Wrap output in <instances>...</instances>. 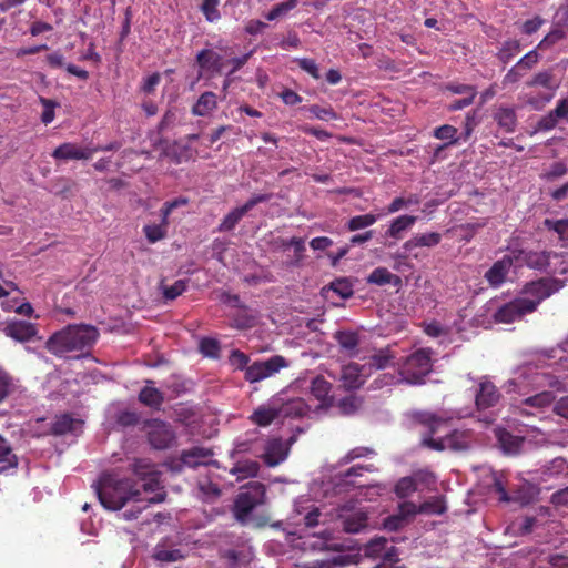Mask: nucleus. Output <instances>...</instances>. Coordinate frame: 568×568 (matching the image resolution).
Returning <instances> with one entry per match:
<instances>
[{
	"instance_id": "nucleus-1",
	"label": "nucleus",
	"mask_w": 568,
	"mask_h": 568,
	"mask_svg": "<svg viewBox=\"0 0 568 568\" xmlns=\"http://www.w3.org/2000/svg\"><path fill=\"white\" fill-rule=\"evenodd\" d=\"M414 418L427 430L423 438L424 446L438 452L445 449L462 452L470 447L473 433L468 429H454L444 437L433 438L438 432L448 427L452 417L432 412H418L414 415Z\"/></svg>"
},
{
	"instance_id": "nucleus-2",
	"label": "nucleus",
	"mask_w": 568,
	"mask_h": 568,
	"mask_svg": "<svg viewBox=\"0 0 568 568\" xmlns=\"http://www.w3.org/2000/svg\"><path fill=\"white\" fill-rule=\"evenodd\" d=\"M95 493L109 510H119L130 500H140L141 496V489L132 479L115 474H103L95 485Z\"/></svg>"
},
{
	"instance_id": "nucleus-3",
	"label": "nucleus",
	"mask_w": 568,
	"mask_h": 568,
	"mask_svg": "<svg viewBox=\"0 0 568 568\" xmlns=\"http://www.w3.org/2000/svg\"><path fill=\"white\" fill-rule=\"evenodd\" d=\"M99 337V331L93 325L71 324L54 333L47 341V349L55 355L91 348Z\"/></svg>"
},
{
	"instance_id": "nucleus-4",
	"label": "nucleus",
	"mask_w": 568,
	"mask_h": 568,
	"mask_svg": "<svg viewBox=\"0 0 568 568\" xmlns=\"http://www.w3.org/2000/svg\"><path fill=\"white\" fill-rule=\"evenodd\" d=\"M432 371L430 353L427 349H418L406 357L399 366V374L409 384H420L424 377Z\"/></svg>"
},
{
	"instance_id": "nucleus-5",
	"label": "nucleus",
	"mask_w": 568,
	"mask_h": 568,
	"mask_svg": "<svg viewBox=\"0 0 568 568\" xmlns=\"http://www.w3.org/2000/svg\"><path fill=\"white\" fill-rule=\"evenodd\" d=\"M560 288L561 282L559 280L552 277H541L536 281L526 283L521 290V293L526 295L523 298L534 305L535 312L542 301L550 297Z\"/></svg>"
},
{
	"instance_id": "nucleus-6",
	"label": "nucleus",
	"mask_w": 568,
	"mask_h": 568,
	"mask_svg": "<svg viewBox=\"0 0 568 568\" xmlns=\"http://www.w3.org/2000/svg\"><path fill=\"white\" fill-rule=\"evenodd\" d=\"M287 366L288 362L284 356L274 355L266 361H256L252 363L246 367L244 378L248 383H257L275 375L282 368H286Z\"/></svg>"
},
{
	"instance_id": "nucleus-7",
	"label": "nucleus",
	"mask_w": 568,
	"mask_h": 568,
	"mask_svg": "<svg viewBox=\"0 0 568 568\" xmlns=\"http://www.w3.org/2000/svg\"><path fill=\"white\" fill-rule=\"evenodd\" d=\"M264 486L256 483L251 490L240 493L234 501V516L240 523H245L251 513L263 503Z\"/></svg>"
},
{
	"instance_id": "nucleus-8",
	"label": "nucleus",
	"mask_w": 568,
	"mask_h": 568,
	"mask_svg": "<svg viewBox=\"0 0 568 568\" xmlns=\"http://www.w3.org/2000/svg\"><path fill=\"white\" fill-rule=\"evenodd\" d=\"M531 313H534V305L524 298L517 297L498 307L493 318L495 323L511 324Z\"/></svg>"
},
{
	"instance_id": "nucleus-9",
	"label": "nucleus",
	"mask_w": 568,
	"mask_h": 568,
	"mask_svg": "<svg viewBox=\"0 0 568 568\" xmlns=\"http://www.w3.org/2000/svg\"><path fill=\"white\" fill-rule=\"evenodd\" d=\"M146 435L150 445L155 449H166L175 439V434L170 424L160 420L151 419L145 424Z\"/></svg>"
},
{
	"instance_id": "nucleus-10",
	"label": "nucleus",
	"mask_w": 568,
	"mask_h": 568,
	"mask_svg": "<svg viewBox=\"0 0 568 568\" xmlns=\"http://www.w3.org/2000/svg\"><path fill=\"white\" fill-rule=\"evenodd\" d=\"M515 257V265H526L529 268L545 271L549 264L551 256L556 254L551 251H527V250H513Z\"/></svg>"
},
{
	"instance_id": "nucleus-11",
	"label": "nucleus",
	"mask_w": 568,
	"mask_h": 568,
	"mask_svg": "<svg viewBox=\"0 0 568 568\" xmlns=\"http://www.w3.org/2000/svg\"><path fill=\"white\" fill-rule=\"evenodd\" d=\"M503 398L500 390L489 379L483 378L478 383L475 393V406L477 412H485L497 406Z\"/></svg>"
},
{
	"instance_id": "nucleus-12",
	"label": "nucleus",
	"mask_w": 568,
	"mask_h": 568,
	"mask_svg": "<svg viewBox=\"0 0 568 568\" xmlns=\"http://www.w3.org/2000/svg\"><path fill=\"white\" fill-rule=\"evenodd\" d=\"M277 399V408L281 415V419H296L304 417L308 410L310 406L301 397L286 398L284 394L278 393L274 395Z\"/></svg>"
},
{
	"instance_id": "nucleus-13",
	"label": "nucleus",
	"mask_w": 568,
	"mask_h": 568,
	"mask_svg": "<svg viewBox=\"0 0 568 568\" xmlns=\"http://www.w3.org/2000/svg\"><path fill=\"white\" fill-rule=\"evenodd\" d=\"M276 400L277 399L272 396L266 403L256 407L248 417L250 422L258 427H267L272 423L281 419Z\"/></svg>"
},
{
	"instance_id": "nucleus-14",
	"label": "nucleus",
	"mask_w": 568,
	"mask_h": 568,
	"mask_svg": "<svg viewBox=\"0 0 568 568\" xmlns=\"http://www.w3.org/2000/svg\"><path fill=\"white\" fill-rule=\"evenodd\" d=\"M288 452L290 445L281 437H274L266 442L262 458L268 467H275L287 458Z\"/></svg>"
},
{
	"instance_id": "nucleus-15",
	"label": "nucleus",
	"mask_w": 568,
	"mask_h": 568,
	"mask_svg": "<svg viewBox=\"0 0 568 568\" xmlns=\"http://www.w3.org/2000/svg\"><path fill=\"white\" fill-rule=\"evenodd\" d=\"M515 265L513 251L496 261L485 273V278L493 287H499L506 280L511 266Z\"/></svg>"
},
{
	"instance_id": "nucleus-16",
	"label": "nucleus",
	"mask_w": 568,
	"mask_h": 568,
	"mask_svg": "<svg viewBox=\"0 0 568 568\" xmlns=\"http://www.w3.org/2000/svg\"><path fill=\"white\" fill-rule=\"evenodd\" d=\"M312 396L320 402L318 409L327 410L334 406V396L331 394L332 384L322 375H317L311 382Z\"/></svg>"
},
{
	"instance_id": "nucleus-17",
	"label": "nucleus",
	"mask_w": 568,
	"mask_h": 568,
	"mask_svg": "<svg viewBox=\"0 0 568 568\" xmlns=\"http://www.w3.org/2000/svg\"><path fill=\"white\" fill-rule=\"evenodd\" d=\"M440 241L442 234L438 232L418 233L403 244V250L406 256L417 258L418 254L414 252L417 247H434L438 245Z\"/></svg>"
},
{
	"instance_id": "nucleus-18",
	"label": "nucleus",
	"mask_w": 568,
	"mask_h": 568,
	"mask_svg": "<svg viewBox=\"0 0 568 568\" xmlns=\"http://www.w3.org/2000/svg\"><path fill=\"white\" fill-rule=\"evenodd\" d=\"M213 456V450L210 448L194 446L189 449H183L180 454V462L182 465L196 468L202 465H209L207 459Z\"/></svg>"
},
{
	"instance_id": "nucleus-19",
	"label": "nucleus",
	"mask_w": 568,
	"mask_h": 568,
	"mask_svg": "<svg viewBox=\"0 0 568 568\" xmlns=\"http://www.w3.org/2000/svg\"><path fill=\"white\" fill-rule=\"evenodd\" d=\"M561 120H568V100L561 99L556 108L544 115L537 123V130L549 131L554 129Z\"/></svg>"
},
{
	"instance_id": "nucleus-20",
	"label": "nucleus",
	"mask_w": 568,
	"mask_h": 568,
	"mask_svg": "<svg viewBox=\"0 0 568 568\" xmlns=\"http://www.w3.org/2000/svg\"><path fill=\"white\" fill-rule=\"evenodd\" d=\"M196 62L201 69L199 79L202 77L203 71L221 73L224 67L222 55L211 49L201 50L196 54Z\"/></svg>"
},
{
	"instance_id": "nucleus-21",
	"label": "nucleus",
	"mask_w": 568,
	"mask_h": 568,
	"mask_svg": "<svg viewBox=\"0 0 568 568\" xmlns=\"http://www.w3.org/2000/svg\"><path fill=\"white\" fill-rule=\"evenodd\" d=\"M3 332L7 336L19 341L28 342L37 334L36 325L26 321H13L6 325Z\"/></svg>"
},
{
	"instance_id": "nucleus-22",
	"label": "nucleus",
	"mask_w": 568,
	"mask_h": 568,
	"mask_svg": "<svg viewBox=\"0 0 568 568\" xmlns=\"http://www.w3.org/2000/svg\"><path fill=\"white\" fill-rule=\"evenodd\" d=\"M151 384H153L152 381H146V385L140 390L138 399L142 405L159 412L164 404L165 397L160 389L151 386Z\"/></svg>"
},
{
	"instance_id": "nucleus-23",
	"label": "nucleus",
	"mask_w": 568,
	"mask_h": 568,
	"mask_svg": "<svg viewBox=\"0 0 568 568\" xmlns=\"http://www.w3.org/2000/svg\"><path fill=\"white\" fill-rule=\"evenodd\" d=\"M363 367L357 363H349L343 366L341 381L345 388L357 389L365 383V378L362 375Z\"/></svg>"
},
{
	"instance_id": "nucleus-24",
	"label": "nucleus",
	"mask_w": 568,
	"mask_h": 568,
	"mask_svg": "<svg viewBox=\"0 0 568 568\" xmlns=\"http://www.w3.org/2000/svg\"><path fill=\"white\" fill-rule=\"evenodd\" d=\"M81 419L73 418L71 414H62L55 416L51 424L50 434L54 436H62L69 433H75L78 427L82 425Z\"/></svg>"
},
{
	"instance_id": "nucleus-25",
	"label": "nucleus",
	"mask_w": 568,
	"mask_h": 568,
	"mask_svg": "<svg viewBox=\"0 0 568 568\" xmlns=\"http://www.w3.org/2000/svg\"><path fill=\"white\" fill-rule=\"evenodd\" d=\"M334 339L343 352L349 357H354L358 354L359 335L355 331H336Z\"/></svg>"
},
{
	"instance_id": "nucleus-26",
	"label": "nucleus",
	"mask_w": 568,
	"mask_h": 568,
	"mask_svg": "<svg viewBox=\"0 0 568 568\" xmlns=\"http://www.w3.org/2000/svg\"><path fill=\"white\" fill-rule=\"evenodd\" d=\"M555 400V395L550 390H544L532 396H529L521 400L520 406L518 407L519 413L521 415H532L526 408L532 407L537 409H542L548 407Z\"/></svg>"
},
{
	"instance_id": "nucleus-27",
	"label": "nucleus",
	"mask_w": 568,
	"mask_h": 568,
	"mask_svg": "<svg viewBox=\"0 0 568 568\" xmlns=\"http://www.w3.org/2000/svg\"><path fill=\"white\" fill-rule=\"evenodd\" d=\"M98 149L79 148L78 144H60L53 152V156L63 160H81L91 158Z\"/></svg>"
},
{
	"instance_id": "nucleus-28",
	"label": "nucleus",
	"mask_w": 568,
	"mask_h": 568,
	"mask_svg": "<svg viewBox=\"0 0 568 568\" xmlns=\"http://www.w3.org/2000/svg\"><path fill=\"white\" fill-rule=\"evenodd\" d=\"M338 518L342 520L343 530L347 534H358L367 527L368 516L364 511H356L348 516L338 514Z\"/></svg>"
},
{
	"instance_id": "nucleus-29",
	"label": "nucleus",
	"mask_w": 568,
	"mask_h": 568,
	"mask_svg": "<svg viewBox=\"0 0 568 568\" xmlns=\"http://www.w3.org/2000/svg\"><path fill=\"white\" fill-rule=\"evenodd\" d=\"M231 320V326L237 329H248L256 325V316L246 305L237 307Z\"/></svg>"
},
{
	"instance_id": "nucleus-30",
	"label": "nucleus",
	"mask_w": 568,
	"mask_h": 568,
	"mask_svg": "<svg viewBox=\"0 0 568 568\" xmlns=\"http://www.w3.org/2000/svg\"><path fill=\"white\" fill-rule=\"evenodd\" d=\"M366 282L378 286L386 284L399 286L402 284V278L398 275L390 273L386 267L379 266L372 271L367 276Z\"/></svg>"
},
{
	"instance_id": "nucleus-31",
	"label": "nucleus",
	"mask_w": 568,
	"mask_h": 568,
	"mask_svg": "<svg viewBox=\"0 0 568 568\" xmlns=\"http://www.w3.org/2000/svg\"><path fill=\"white\" fill-rule=\"evenodd\" d=\"M416 220L417 217L413 215H400L396 217L386 231V235L395 240H400L403 237V233L410 229L415 224Z\"/></svg>"
},
{
	"instance_id": "nucleus-32",
	"label": "nucleus",
	"mask_w": 568,
	"mask_h": 568,
	"mask_svg": "<svg viewBox=\"0 0 568 568\" xmlns=\"http://www.w3.org/2000/svg\"><path fill=\"white\" fill-rule=\"evenodd\" d=\"M395 354L390 347L376 351L368 358V365L375 369H384L394 365Z\"/></svg>"
},
{
	"instance_id": "nucleus-33",
	"label": "nucleus",
	"mask_w": 568,
	"mask_h": 568,
	"mask_svg": "<svg viewBox=\"0 0 568 568\" xmlns=\"http://www.w3.org/2000/svg\"><path fill=\"white\" fill-rule=\"evenodd\" d=\"M497 438L503 450L509 454L518 453L524 442L523 437L513 435L506 429H499L497 432Z\"/></svg>"
},
{
	"instance_id": "nucleus-34",
	"label": "nucleus",
	"mask_w": 568,
	"mask_h": 568,
	"mask_svg": "<svg viewBox=\"0 0 568 568\" xmlns=\"http://www.w3.org/2000/svg\"><path fill=\"white\" fill-rule=\"evenodd\" d=\"M214 108H216V95L211 91H206L200 95L196 103L192 108V112L195 115H206Z\"/></svg>"
},
{
	"instance_id": "nucleus-35",
	"label": "nucleus",
	"mask_w": 568,
	"mask_h": 568,
	"mask_svg": "<svg viewBox=\"0 0 568 568\" xmlns=\"http://www.w3.org/2000/svg\"><path fill=\"white\" fill-rule=\"evenodd\" d=\"M418 510L426 515H443L447 510L445 497L434 496L418 505Z\"/></svg>"
},
{
	"instance_id": "nucleus-36",
	"label": "nucleus",
	"mask_w": 568,
	"mask_h": 568,
	"mask_svg": "<svg viewBox=\"0 0 568 568\" xmlns=\"http://www.w3.org/2000/svg\"><path fill=\"white\" fill-rule=\"evenodd\" d=\"M260 465L255 460L237 462L231 469V474L236 475L237 479L255 477L258 474Z\"/></svg>"
},
{
	"instance_id": "nucleus-37",
	"label": "nucleus",
	"mask_w": 568,
	"mask_h": 568,
	"mask_svg": "<svg viewBox=\"0 0 568 568\" xmlns=\"http://www.w3.org/2000/svg\"><path fill=\"white\" fill-rule=\"evenodd\" d=\"M544 226L547 230L554 231L557 234L558 240L561 243V246H568V219H546L544 221Z\"/></svg>"
},
{
	"instance_id": "nucleus-38",
	"label": "nucleus",
	"mask_w": 568,
	"mask_h": 568,
	"mask_svg": "<svg viewBox=\"0 0 568 568\" xmlns=\"http://www.w3.org/2000/svg\"><path fill=\"white\" fill-rule=\"evenodd\" d=\"M528 87H542L555 92L559 82L555 79L551 71H541L536 73L530 81L527 82Z\"/></svg>"
},
{
	"instance_id": "nucleus-39",
	"label": "nucleus",
	"mask_w": 568,
	"mask_h": 568,
	"mask_svg": "<svg viewBox=\"0 0 568 568\" xmlns=\"http://www.w3.org/2000/svg\"><path fill=\"white\" fill-rule=\"evenodd\" d=\"M153 559L161 562H176L184 559V555L180 549H166L161 544H158L154 548Z\"/></svg>"
},
{
	"instance_id": "nucleus-40",
	"label": "nucleus",
	"mask_w": 568,
	"mask_h": 568,
	"mask_svg": "<svg viewBox=\"0 0 568 568\" xmlns=\"http://www.w3.org/2000/svg\"><path fill=\"white\" fill-rule=\"evenodd\" d=\"M0 464H4L0 467V473L18 466L17 456L12 454L11 446L2 436H0Z\"/></svg>"
},
{
	"instance_id": "nucleus-41",
	"label": "nucleus",
	"mask_w": 568,
	"mask_h": 568,
	"mask_svg": "<svg viewBox=\"0 0 568 568\" xmlns=\"http://www.w3.org/2000/svg\"><path fill=\"white\" fill-rule=\"evenodd\" d=\"M495 120L499 126L504 128L507 132H511L516 126L515 110L513 108H499L495 113Z\"/></svg>"
},
{
	"instance_id": "nucleus-42",
	"label": "nucleus",
	"mask_w": 568,
	"mask_h": 568,
	"mask_svg": "<svg viewBox=\"0 0 568 568\" xmlns=\"http://www.w3.org/2000/svg\"><path fill=\"white\" fill-rule=\"evenodd\" d=\"M75 183L65 178H59L51 183L50 192L62 197L69 199L73 195Z\"/></svg>"
},
{
	"instance_id": "nucleus-43",
	"label": "nucleus",
	"mask_w": 568,
	"mask_h": 568,
	"mask_svg": "<svg viewBox=\"0 0 568 568\" xmlns=\"http://www.w3.org/2000/svg\"><path fill=\"white\" fill-rule=\"evenodd\" d=\"M388 544L385 537H375L364 547V555L369 558L382 557Z\"/></svg>"
},
{
	"instance_id": "nucleus-44",
	"label": "nucleus",
	"mask_w": 568,
	"mask_h": 568,
	"mask_svg": "<svg viewBox=\"0 0 568 568\" xmlns=\"http://www.w3.org/2000/svg\"><path fill=\"white\" fill-rule=\"evenodd\" d=\"M246 212L240 206L232 210L222 220L221 224L217 227L219 232H230L232 231L237 223L243 219Z\"/></svg>"
},
{
	"instance_id": "nucleus-45",
	"label": "nucleus",
	"mask_w": 568,
	"mask_h": 568,
	"mask_svg": "<svg viewBox=\"0 0 568 568\" xmlns=\"http://www.w3.org/2000/svg\"><path fill=\"white\" fill-rule=\"evenodd\" d=\"M130 468L139 480L142 479V477L150 476L151 474L158 471L156 466L151 460L145 458L134 459Z\"/></svg>"
},
{
	"instance_id": "nucleus-46",
	"label": "nucleus",
	"mask_w": 568,
	"mask_h": 568,
	"mask_svg": "<svg viewBox=\"0 0 568 568\" xmlns=\"http://www.w3.org/2000/svg\"><path fill=\"white\" fill-rule=\"evenodd\" d=\"M378 216L372 213L356 215L348 220L347 230L351 232L372 226L377 222Z\"/></svg>"
},
{
	"instance_id": "nucleus-47",
	"label": "nucleus",
	"mask_w": 568,
	"mask_h": 568,
	"mask_svg": "<svg viewBox=\"0 0 568 568\" xmlns=\"http://www.w3.org/2000/svg\"><path fill=\"white\" fill-rule=\"evenodd\" d=\"M417 490V483L413 477L400 478L394 488V493L398 498H406Z\"/></svg>"
},
{
	"instance_id": "nucleus-48",
	"label": "nucleus",
	"mask_w": 568,
	"mask_h": 568,
	"mask_svg": "<svg viewBox=\"0 0 568 568\" xmlns=\"http://www.w3.org/2000/svg\"><path fill=\"white\" fill-rule=\"evenodd\" d=\"M16 389L12 376L0 367V404L3 403Z\"/></svg>"
},
{
	"instance_id": "nucleus-49",
	"label": "nucleus",
	"mask_w": 568,
	"mask_h": 568,
	"mask_svg": "<svg viewBox=\"0 0 568 568\" xmlns=\"http://www.w3.org/2000/svg\"><path fill=\"white\" fill-rule=\"evenodd\" d=\"M328 290L336 293L342 298H348L353 295V285L347 278H337L333 281Z\"/></svg>"
},
{
	"instance_id": "nucleus-50",
	"label": "nucleus",
	"mask_w": 568,
	"mask_h": 568,
	"mask_svg": "<svg viewBox=\"0 0 568 568\" xmlns=\"http://www.w3.org/2000/svg\"><path fill=\"white\" fill-rule=\"evenodd\" d=\"M362 400L355 396L349 395L338 400L337 407L343 415H352L361 407Z\"/></svg>"
},
{
	"instance_id": "nucleus-51",
	"label": "nucleus",
	"mask_w": 568,
	"mask_h": 568,
	"mask_svg": "<svg viewBox=\"0 0 568 568\" xmlns=\"http://www.w3.org/2000/svg\"><path fill=\"white\" fill-rule=\"evenodd\" d=\"M456 128L445 124L434 129L433 132L428 135V138H434L437 140H449V142H458L460 138H456Z\"/></svg>"
},
{
	"instance_id": "nucleus-52",
	"label": "nucleus",
	"mask_w": 568,
	"mask_h": 568,
	"mask_svg": "<svg viewBox=\"0 0 568 568\" xmlns=\"http://www.w3.org/2000/svg\"><path fill=\"white\" fill-rule=\"evenodd\" d=\"M200 351L204 356L217 358L221 351L220 343L214 338L204 337L200 342Z\"/></svg>"
},
{
	"instance_id": "nucleus-53",
	"label": "nucleus",
	"mask_w": 568,
	"mask_h": 568,
	"mask_svg": "<svg viewBox=\"0 0 568 568\" xmlns=\"http://www.w3.org/2000/svg\"><path fill=\"white\" fill-rule=\"evenodd\" d=\"M168 227L162 224H151L143 227V233L150 243H155L165 237Z\"/></svg>"
},
{
	"instance_id": "nucleus-54",
	"label": "nucleus",
	"mask_w": 568,
	"mask_h": 568,
	"mask_svg": "<svg viewBox=\"0 0 568 568\" xmlns=\"http://www.w3.org/2000/svg\"><path fill=\"white\" fill-rule=\"evenodd\" d=\"M187 288V281L178 280L170 286L163 287V297L168 301H173L182 295Z\"/></svg>"
},
{
	"instance_id": "nucleus-55",
	"label": "nucleus",
	"mask_w": 568,
	"mask_h": 568,
	"mask_svg": "<svg viewBox=\"0 0 568 568\" xmlns=\"http://www.w3.org/2000/svg\"><path fill=\"white\" fill-rule=\"evenodd\" d=\"M520 51V43L517 40H508L504 42L498 58L501 62L507 63L509 60Z\"/></svg>"
},
{
	"instance_id": "nucleus-56",
	"label": "nucleus",
	"mask_w": 568,
	"mask_h": 568,
	"mask_svg": "<svg viewBox=\"0 0 568 568\" xmlns=\"http://www.w3.org/2000/svg\"><path fill=\"white\" fill-rule=\"evenodd\" d=\"M297 6V0H287L284 2H281L272 8V10L266 14V19L270 21H273L284 14H286L288 11L294 9Z\"/></svg>"
},
{
	"instance_id": "nucleus-57",
	"label": "nucleus",
	"mask_w": 568,
	"mask_h": 568,
	"mask_svg": "<svg viewBox=\"0 0 568 568\" xmlns=\"http://www.w3.org/2000/svg\"><path fill=\"white\" fill-rule=\"evenodd\" d=\"M219 3V0H203L201 11L209 22H214L221 18L220 11L217 9Z\"/></svg>"
},
{
	"instance_id": "nucleus-58",
	"label": "nucleus",
	"mask_w": 568,
	"mask_h": 568,
	"mask_svg": "<svg viewBox=\"0 0 568 568\" xmlns=\"http://www.w3.org/2000/svg\"><path fill=\"white\" fill-rule=\"evenodd\" d=\"M419 200L416 195H412L408 199L405 197H395L390 204L387 206V213H395L400 211L404 207H407L408 205H415L418 204Z\"/></svg>"
},
{
	"instance_id": "nucleus-59",
	"label": "nucleus",
	"mask_w": 568,
	"mask_h": 568,
	"mask_svg": "<svg viewBox=\"0 0 568 568\" xmlns=\"http://www.w3.org/2000/svg\"><path fill=\"white\" fill-rule=\"evenodd\" d=\"M283 247L293 246L295 262L298 263L303 258V254L305 252V241L302 237H292L290 240H284L282 243Z\"/></svg>"
},
{
	"instance_id": "nucleus-60",
	"label": "nucleus",
	"mask_w": 568,
	"mask_h": 568,
	"mask_svg": "<svg viewBox=\"0 0 568 568\" xmlns=\"http://www.w3.org/2000/svg\"><path fill=\"white\" fill-rule=\"evenodd\" d=\"M229 361H230V364L236 368V369H240V371H243L245 369L246 371V367H248V363H250V357L239 351V349H233L230 354V357H229Z\"/></svg>"
},
{
	"instance_id": "nucleus-61",
	"label": "nucleus",
	"mask_w": 568,
	"mask_h": 568,
	"mask_svg": "<svg viewBox=\"0 0 568 568\" xmlns=\"http://www.w3.org/2000/svg\"><path fill=\"white\" fill-rule=\"evenodd\" d=\"M160 476L161 473L158 470L150 476L142 477V479H140V481H142V489L146 493H154L159 490L161 488Z\"/></svg>"
},
{
	"instance_id": "nucleus-62",
	"label": "nucleus",
	"mask_w": 568,
	"mask_h": 568,
	"mask_svg": "<svg viewBox=\"0 0 568 568\" xmlns=\"http://www.w3.org/2000/svg\"><path fill=\"white\" fill-rule=\"evenodd\" d=\"M373 454H375V452H374V449H372L369 447H363V446L355 447V448L351 449L349 452H347V454L342 458V462L344 464H347L355 459L367 457Z\"/></svg>"
},
{
	"instance_id": "nucleus-63",
	"label": "nucleus",
	"mask_w": 568,
	"mask_h": 568,
	"mask_svg": "<svg viewBox=\"0 0 568 568\" xmlns=\"http://www.w3.org/2000/svg\"><path fill=\"white\" fill-rule=\"evenodd\" d=\"M307 111L316 119L320 120H329V119H336V113L331 106L323 108L320 105H311L307 108Z\"/></svg>"
},
{
	"instance_id": "nucleus-64",
	"label": "nucleus",
	"mask_w": 568,
	"mask_h": 568,
	"mask_svg": "<svg viewBox=\"0 0 568 568\" xmlns=\"http://www.w3.org/2000/svg\"><path fill=\"white\" fill-rule=\"evenodd\" d=\"M296 62L303 71L311 74L314 79L321 78L320 72H318V67L313 59L302 58V59H296Z\"/></svg>"
}]
</instances>
